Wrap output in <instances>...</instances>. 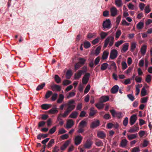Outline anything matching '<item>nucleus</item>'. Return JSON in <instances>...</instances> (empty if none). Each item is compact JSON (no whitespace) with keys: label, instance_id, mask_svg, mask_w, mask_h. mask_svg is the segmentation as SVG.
<instances>
[{"label":"nucleus","instance_id":"obj_1","mask_svg":"<svg viewBox=\"0 0 152 152\" xmlns=\"http://www.w3.org/2000/svg\"><path fill=\"white\" fill-rule=\"evenodd\" d=\"M75 102V101L73 99L70 100L68 101V107L66 110L64 111V113L62 115V117H66L70 113L75 109V105L73 104Z\"/></svg>","mask_w":152,"mask_h":152},{"label":"nucleus","instance_id":"obj_2","mask_svg":"<svg viewBox=\"0 0 152 152\" xmlns=\"http://www.w3.org/2000/svg\"><path fill=\"white\" fill-rule=\"evenodd\" d=\"M114 37L112 36H109L107 37L104 41V48H106L108 44L109 47L112 46L114 42Z\"/></svg>","mask_w":152,"mask_h":152},{"label":"nucleus","instance_id":"obj_3","mask_svg":"<svg viewBox=\"0 0 152 152\" xmlns=\"http://www.w3.org/2000/svg\"><path fill=\"white\" fill-rule=\"evenodd\" d=\"M102 26L104 29L103 30L105 31V29L106 28L109 29L111 28V21L109 19H106L105 20L103 21Z\"/></svg>","mask_w":152,"mask_h":152},{"label":"nucleus","instance_id":"obj_4","mask_svg":"<svg viewBox=\"0 0 152 152\" xmlns=\"http://www.w3.org/2000/svg\"><path fill=\"white\" fill-rule=\"evenodd\" d=\"M83 139V137L80 135L76 136L75 139V145H77L80 144L81 142Z\"/></svg>","mask_w":152,"mask_h":152},{"label":"nucleus","instance_id":"obj_5","mask_svg":"<svg viewBox=\"0 0 152 152\" xmlns=\"http://www.w3.org/2000/svg\"><path fill=\"white\" fill-rule=\"evenodd\" d=\"M90 74L89 73H86L82 79V83L83 84H86L89 80Z\"/></svg>","mask_w":152,"mask_h":152},{"label":"nucleus","instance_id":"obj_6","mask_svg":"<svg viewBox=\"0 0 152 152\" xmlns=\"http://www.w3.org/2000/svg\"><path fill=\"white\" fill-rule=\"evenodd\" d=\"M118 56V52L115 49H113L111 50L110 58L112 59H113L116 58Z\"/></svg>","mask_w":152,"mask_h":152},{"label":"nucleus","instance_id":"obj_7","mask_svg":"<svg viewBox=\"0 0 152 152\" xmlns=\"http://www.w3.org/2000/svg\"><path fill=\"white\" fill-rule=\"evenodd\" d=\"M137 117L136 115L134 114L131 116L130 118V124L131 125H133L136 121Z\"/></svg>","mask_w":152,"mask_h":152},{"label":"nucleus","instance_id":"obj_8","mask_svg":"<svg viewBox=\"0 0 152 152\" xmlns=\"http://www.w3.org/2000/svg\"><path fill=\"white\" fill-rule=\"evenodd\" d=\"M93 144V142L90 139H88L86 143L84 145V147L85 148L89 149L91 146Z\"/></svg>","mask_w":152,"mask_h":152},{"label":"nucleus","instance_id":"obj_9","mask_svg":"<svg viewBox=\"0 0 152 152\" xmlns=\"http://www.w3.org/2000/svg\"><path fill=\"white\" fill-rule=\"evenodd\" d=\"M100 125V122L98 120L93 122L90 125V127L92 128H96Z\"/></svg>","mask_w":152,"mask_h":152},{"label":"nucleus","instance_id":"obj_10","mask_svg":"<svg viewBox=\"0 0 152 152\" xmlns=\"http://www.w3.org/2000/svg\"><path fill=\"white\" fill-rule=\"evenodd\" d=\"M97 135L99 138L101 139H104L106 137V134L102 131L98 132Z\"/></svg>","mask_w":152,"mask_h":152},{"label":"nucleus","instance_id":"obj_11","mask_svg":"<svg viewBox=\"0 0 152 152\" xmlns=\"http://www.w3.org/2000/svg\"><path fill=\"white\" fill-rule=\"evenodd\" d=\"M139 130V127L134 125L133 127L131 128L129 130V132L130 133H135L137 132Z\"/></svg>","mask_w":152,"mask_h":152},{"label":"nucleus","instance_id":"obj_12","mask_svg":"<svg viewBox=\"0 0 152 152\" xmlns=\"http://www.w3.org/2000/svg\"><path fill=\"white\" fill-rule=\"evenodd\" d=\"M109 99V97L108 96H102L100 99V102L101 103H103L108 101Z\"/></svg>","mask_w":152,"mask_h":152},{"label":"nucleus","instance_id":"obj_13","mask_svg":"<svg viewBox=\"0 0 152 152\" xmlns=\"http://www.w3.org/2000/svg\"><path fill=\"white\" fill-rule=\"evenodd\" d=\"M110 12L112 16H115L117 14V9L115 7H112L110 9Z\"/></svg>","mask_w":152,"mask_h":152},{"label":"nucleus","instance_id":"obj_14","mask_svg":"<svg viewBox=\"0 0 152 152\" xmlns=\"http://www.w3.org/2000/svg\"><path fill=\"white\" fill-rule=\"evenodd\" d=\"M90 112L89 113V116L92 117L94 116L97 112V111L94 109V107H91L90 109Z\"/></svg>","mask_w":152,"mask_h":152},{"label":"nucleus","instance_id":"obj_15","mask_svg":"<svg viewBox=\"0 0 152 152\" xmlns=\"http://www.w3.org/2000/svg\"><path fill=\"white\" fill-rule=\"evenodd\" d=\"M118 86L117 85H115L113 86L111 89V93L113 94H116L118 92Z\"/></svg>","mask_w":152,"mask_h":152},{"label":"nucleus","instance_id":"obj_16","mask_svg":"<svg viewBox=\"0 0 152 152\" xmlns=\"http://www.w3.org/2000/svg\"><path fill=\"white\" fill-rule=\"evenodd\" d=\"M83 72V71L79 70L77 73H75V79H79L82 74L84 73Z\"/></svg>","mask_w":152,"mask_h":152},{"label":"nucleus","instance_id":"obj_17","mask_svg":"<svg viewBox=\"0 0 152 152\" xmlns=\"http://www.w3.org/2000/svg\"><path fill=\"white\" fill-rule=\"evenodd\" d=\"M52 107V105L50 104H44L41 105V107L43 110H47Z\"/></svg>","mask_w":152,"mask_h":152},{"label":"nucleus","instance_id":"obj_18","mask_svg":"<svg viewBox=\"0 0 152 152\" xmlns=\"http://www.w3.org/2000/svg\"><path fill=\"white\" fill-rule=\"evenodd\" d=\"M51 87L53 91L56 90L57 91H60L61 90V87L58 85H53L51 86Z\"/></svg>","mask_w":152,"mask_h":152},{"label":"nucleus","instance_id":"obj_19","mask_svg":"<svg viewBox=\"0 0 152 152\" xmlns=\"http://www.w3.org/2000/svg\"><path fill=\"white\" fill-rule=\"evenodd\" d=\"M70 142L69 141V140H67L63 145L61 147L60 149L61 151L64 150L69 145Z\"/></svg>","mask_w":152,"mask_h":152},{"label":"nucleus","instance_id":"obj_20","mask_svg":"<svg viewBox=\"0 0 152 152\" xmlns=\"http://www.w3.org/2000/svg\"><path fill=\"white\" fill-rule=\"evenodd\" d=\"M74 125V122L71 119L67 121L66 124V127L68 128H71Z\"/></svg>","mask_w":152,"mask_h":152},{"label":"nucleus","instance_id":"obj_21","mask_svg":"<svg viewBox=\"0 0 152 152\" xmlns=\"http://www.w3.org/2000/svg\"><path fill=\"white\" fill-rule=\"evenodd\" d=\"M127 142L128 141L126 139H122L121 141L120 146L122 147L126 146Z\"/></svg>","mask_w":152,"mask_h":152},{"label":"nucleus","instance_id":"obj_22","mask_svg":"<svg viewBox=\"0 0 152 152\" xmlns=\"http://www.w3.org/2000/svg\"><path fill=\"white\" fill-rule=\"evenodd\" d=\"M144 25V23L142 22H139L136 25V28L138 30L142 29Z\"/></svg>","mask_w":152,"mask_h":152},{"label":"nucleus","instance_id":"obj_23","mask_svg":"<svg viewBox=\"0 0 152 152\" xmlns=\"http://www.w3.org/2000/svg\"><path fill=\"white\" fill-rule=\"evenodd\" d=\"M87 122L84 120H82L79 124V126L80 127L84 128L87 126Z\"/></svg>","mask_w":152,"mask_h":152},{"label":"nucleus","instance_id":"obj_24","mask_svg":"<svg viewBox=\"0 0 152 152\" xmlns=\"http://www.w3.org/2000/svg\"><path fill=\"white\" fill-rule=\"evenodd\" d=\"M78 115V113L76 111H74L72 112L69 115V117L72 118H76Z\"/></svg>","mask_w":152,"mask_h":152},{"label":"nucleus","instance_id":"obj_25","mask_svg":"<svg viewBox=\"0 0 152 152\" xmlns=\"http://www.w3.org/2000/svg\"><path fill=\"white\" fill-rule=\"evenodd\" d=\"M137 136V134H134L127 135V137L129 140L135 138Z\"/></svg>","mask_w":152,"mask_h":152},{"label":"nucleus","instance_id":"obj_26","mask_svg":"<svg viewBox=\"0 0 152 152\" xmlns=\"http://www.w3.org/2000/svg\"><path fill=\"white\" fill-rule=\"evenodd\" d=\"M146 48V46L145 45H143L141 47L140 50L141 53L142 55H144L145 53Z\"/></svg>","mask_w":152,"mask_h":152},{"label":"nucleus","instance_id":"obj_27","mask_svg":"<svg viewBox=\"0 0 152 152\" xmlns=\"http://www.w3.org/2000/svg\"><path fill=\"white\" fill-rule=\"evenodd\" d=\"M115 4L118 7H121L123 4L121 0H115Z\"/></svg>","mask_w":152,"mask_h":152},{"label":"nucleus","instance_id":"obj_28","mask_svg":"<svg viewBox=\"0 0 152 152\" xmlns=\"http://www.w3.org/2000/svg\"><path fill=\"white\" fill-rule=\"evenodd\" d=\"M101 49V47L100 46H98L95 50V52L93 53V54L95 55L96 56L98 55L100 52Z\"/></svg>","mask_w":152,"mask_h":152},{"label":"nucleus","instance_id":"obj_29","mask_svg":"<svg viewBox=\"0 0 152 152\" xmlns=\"http://www.w3.org/2000/svg\"><path fill=\"white\" fill-rule=\"evenodd\" d=\"M58 112V110H57V108L55 107L54 108H52L48 111V112L51 114H54Z\"/></svg>","mask_w":152,"mask_h":152},{"label":"nucleus","instance_id":"obj_30","mask_svg":"<svg viewBox=\"0 0 152 152\" xmlns=\"http://www.w3.org/2000/svg\"><path fill=\"white\" fill-rule=\"evenodd\" d=\"M108 66V64L105 63L102 64L101 66V69L102 70H106Z\"/></svg>","mask_w":152,"mask_h":152},{"label":"nucleus","instance_id":"obj_31","mask_svg":"<svg viewBox=\"0 0 152 152\" xmlns=\"http://www.w3.org/2000/svg\"><path fill=\"white\" fill-rule=\"evenodd\" d=\"M64 98V96L62 94H60L59 95V98L57 100V103H59L62 102Z\"/></svg>","mask_w":152,"mask_h":152},{"label":"nucleus","instance_id":"obj_32","mask_svg":"<svg viewBox=\"0 0 152 152\" xmlns=\"http://www.w3.org/2000/svg\"><path fill=\"white\" fill-rule=\"evenodd\" d=\"M109 54V52L107 51H104L103 53V55L102 56V58L103 59H106L108 56Z\"/></svg>","mask_w":152,"mask_h":152},{"label":"nucleus","instance_id":"obj_33","mask_svg":"<svg viewBox=\"0 0 152 152\" xmlns=\"http://www.w3.org/2000/svg\"><path fill=\"white\" fill-rule=\"evenodd\" d=\"M108 35V33L104 31L101 32L100 35L101 39H103Z\"/></svg>","mask_w":152,"mask_h":152},{"label":"nucleus","instance_id":"obj_34","mask_svg":"<svg viewBox=\"0 0 152 152\" xmlns=\"http://www.w3.org/2000/svg\"><path fill=\"white\" fill-rule=\"evenodd\" d=\"M147 94L146 91L145 89V88L144 86L142 89L141 95L142 96H145Z\"/></svg>","mask_w":152,"mask_h":152},{"label":"nucleus","instance_id":"obj_35","mask_svg":"<svg viewBox=\"0 0 152 152\" xmlns=\"http://www.w3.org/2000/svg\"><path fill=\"white\" fill-rule=\"evenodd\" d=\"M54 143V140L53 139H51L48 143L47 146L48 148H50L53 145Z\"/></svg>","mask_w":152,"mask_h":152},{"label":"nucleus","instance_id":"obj_36","mask_svg":"<svg viewBox=\"0 0 152 152\" xmlns=\"http://www.w3.org/2000/svg\"><path fill=\"white\" fill-rule=\"evenodd\" d=\"M54 79L55 81L57 83H59L61 82V79L58 75H56L55 76Z\"/></svg>","mask_w":152,"mask_h":152},{"label":"nucleus","instance_id":"obj_37","mask_svg":"<svg viewBox=\"0 0 152 152\" xmlns=\"http://www.w3.org/2000/svg\"><path fill=\"white\" fill-rule=\"evenodd\" d=\"M46 122L44 121H41L39 122L38 124V128L39 129V128L41 127H43L45 126Z\"/></svg>","mask_w":152,"mask_h":152},{"label":"nucleus","instance_id":"obj_38","mask_svg":"<svg viewBox=\"0 0 152 152\" xmlns=\"http://www.w3.org/2000/svg\"><path fill=\"white\" fill-rule=\"evenodd\" d=\"M72 75L71 71L69 70H67L66 73V78L67 79H70Z\"/></svg>","mask_w":152,"mask_h":152},{"label":"nucleus","instance_id":"obj_39","mask_svg":"<svg viewBox=\"0 0 152 152\" xmlns=\"http://www.w3.org/2000/svg\"><path fill=\"white\" fill-rule=\"evenodd\" d=\"M45 86V83H44L41 85H39L36 88L37 91H39L42 89Z\"/></svg>","mask_w":152,"mask_h":152},{"label":"nucleus","instance_id":"obj_40","mask_svg":"<svg viewBox=\"0 0 152 152\" xmlns=\"http://www.w3.org/2000/svg\"><path fill=\"white\" fill-rule=\"evenodd\" d=\"M52 94H53V92L52 91H48L45 95V98L46 99L48 98Z\"/></svg>","mask_w":152,"mask_h":152},{"label":"nucleus","instance_id":"obj_41","mask_svg":"<svg viewBox=\"0 0 152 152\" xmlns=\"http://www.w3.org/2000/svg\"><path fill=\"white\" fill-rule=\"evenodd\" d=\"M129 45L128 44H125L123 45L122 50L124 52H126L128 49Z\"/></svg>","mask_w":152,"mask_h":152},{"label":"nucleus","instance_id":"obj_42","mask_svg":"<svg viewBox=\"0 0 152 152\" xmlns=\"http://www.w3.org/2000/svg\"><path fill=\"white\" fill-rule=\"evenodd\" d=\"M95 145L98 147H100L103 146V143L101 140H99L98 141L96 142Z\"/></svg>","mask_w":152,"mask_h":152},{"label":"nucleus","instance_id":"obj_43","mask_svg":"<svg viewBox=\"0 0 152 152\" xmlns=\"http://www.w3.org/2000/svg\"><path fill=\"white\" fill-rule=\"evenodd\" d=\"M136 48V43L134 42H132L131 43V46L130 50L132 52H133L134 49Z\"/></svg>","mask_w":152,"mask_h":152},{"label":"nucleus","instance_id":"obj_44","mask_svg":"<svg viewBox=\"0 0 152 152\" xmlns=\"http://www.w3.org/2000/svg\"><path fill=\"white\" fill-rule=\"evenodd\" d=\"M84 46L85 48H88L91 46V44L88 41H86L84 43Z\"/></svg>","mask_w":152,"mask_h":152},{"label":"nucleus","instance_id":"obj_45","mask_svg":"<svg viewBox=\"0 0 152 152\" xmlns=\"http://www.w3.org/2000/svg\"><path fill=\"white\" fill-rule=\"evenodd\" d=\"M71 83V82L67 80H64L63 82V85L65 86H67Z\"/></svg>","mask_w":152,"mask_h":152},{"label":"nucleus","instance_id":"obj_46","mask_svg":"<svg viewBox=\"0 0 152 152\" xmlns=\"http://www.w3.org/2000/svg\"><path fill=\"white\" fill-rule=\"evenodd\" d=\"M56 126H54L49 131V133L50 134H53L56 131Z\"/></svg>","mask_w":152,"mask_h":152},{"label":"nucleus","instance_id":"obj_47","mask_svg":"<svg viewBox=\"0 0 152 152\" xmlns=\"http://www.w3.org/2000/svg\"><path fill=\"white\" fill-rule=\"evenodd\" d=\"M140 150L138 147H134L132 148L131 152H139Z\"/></svg>","mask_w":152,"mask_h":152},{"label":"nucleus","instance_id":"obj_48","mask_svg":"<svg viewBox=\"0 0 152 152\" xmlns=\"http://www.w3.org/2000/svg\"><path fill=\"white\" fill-rule=\"evenodd\" d=\"M151 80V76L150 75H148L146 78L145 81L148 83H150Z\"/></svg>","mask_w":152,"mask_h":152},{"label":"nucleus","instance_id":"obj_49","mask_svg":"<svg viewBox=\"0 0 152 152\" xmlns=\"http://www.w3.org/2000/svg\"><path fill=\"white\" fill-rule=\"evenodd\" d=\"M101 103H97L95 104L96 107L99 109H102L104 107V104Z\"/></svg>","mask_w":152,"mask_h":152},{"label":"nucleus","instance_id":"obj_50","mask_svg":"<svg viewBox=\"0 0 152 152\" xmlns=\"http://www.w3.org/2000/svg\"><path fill=\"white\" fill-rule=\"evenodd\" d=\"M82 66V65L79 62L76 63L75 66V71H76L78 69L81 67Z\"/></svg>","mask_w":152,"mask_h":152},{"label":"nucleus","instance_id":"obj_51","mask_svg":"<svg viewBox=\"0 0 152 152\" xmlns=\"http://www.w3.org/2000/svg\"><path fill=\"white\" fill-rule=\"evenodd\" d=\"M79 62L82 65H83L84 64L86 60L82 58H79Z\"/></svg>","mask_w":152,"mask_h":152},{"label":"nucleus","instance_id":"obj_52","mask_svg":"<svg viewBox=\"0 0 152 152\" xmlns=\"http://www.w3.org/2000/svg\"><path fill=\"white\" fill-rule=\"evenodd\" d=\"M124 42V41L122 40L118 41L116 42L115 45L117 47H118L121 45Z\"/></svg>","mask_w":152,"mask_h":152},{"label":"nucleus","instance_id":"obj_53","mask_svg":"<svg viewBox=\"0 0 152 152\" xmlns=\"http://www.w3.org/2000/svg\"><path fill=\"white\" fill-rule=\"evenodd\" d=\"M148 98V97H147L141 98L140 100L141 103H146L147 101Z\"/></svg>","mask_w":152,"mask_h":152},{"label":"nucleus","instance_id":"obj_54","mask_svg":"<svg viewBox=\"0 0 152 152\" xmlns=\"http://www.w3.org/2000/svg\"><path fill=\"white\" fill-rule=\"evenodd\" d=\"M145 12L147 14L148 13L151 12V10L149 8V5H148L145 7Z\"/></svg>","mask_w":152,"mask_h":152},{"label":"nucleus","instance_id":"obj_55","mask_svg":"<svg viewBox=\"0 0 152 152\" xmlns=\"http://www.w3.org/2000/svg\"><path fill=\"white\" fill-rule=\"evenodd\" d=\"M128 122V118L127 117L125 118L123 121V125L126 126L127 125Z\"/></svg>","mask_w":152,"mask_h":152},{"label":"nucleus","instance_id":"obj_56","mask_svg":"<svg viewBox=\"0 0 152 152\" xmlns=\"http://www.w3.org/2000/svg\"><path fill=\"white\" fill-rule=\"evenodd\" d=\"M58 96V95L56 93H54L53 94L51 97V100L53 101H54L57 99Z\"/></svg>","mask_w":152,"mask_h":152},{"label":"nucleus","instance_id":"obj_57","mask_svg":"<svg viewBox=\"0 0 152 152\" xmlns=\"http://www.w3.org/2000/svg\"><path fill=\"white\" fill-rule=\"evenodd\" d=\"M90 86L89 85H88L87 86L84 91L85 94H87L89 91L90 88Z\"/></svg>","mask_w":152,"mask_h":152},{"label":"nucleus","instance_id":"obj_58","mask_svg":"<svg viewBox=\"0 0 152 152\" xmlns=\"http://www.w3.org/2000/svg\"><path fill=\"white\" fill-rule=\"evenodd\" d=\"M121 64L123 69L124 70L126 69L127 66L126 62L125 61H123L122 62Z\"/></svg>","mask_w":152,"mask_h":152},{"label":"nucleus","instance_id":"obj_59","mask_svg":"<svg viewBox=\"0 0 152 152\" xmlns=\"http://www.w3.org/2000/svg\"><path fill=\"white\" fill-rule=\"evenodd\" d=\"M75 93L73 92H71L69 93V95L67 96V98L69 99V98L75 96Z\"/></svg>","mask_w":152,"mask_h":152},{"label":"nucleus","instance_id":"obj_60","mask_svg":"<svg viewBox=\"0 0 152 152\" xmlns=\"http://www.w3.org/2000/svg\"><path fill=\"white\" fill-rule=\"evenodd\" d=\"M84 131L83 128L80 127L78 129L77 132L78 133H83Z\"/></svg>","mask_w":152,"mask_h":152},{"label":"nucleus","instance_id":"obj_61","mask_svg":"<svg viewBox=\"0 0 152 152\" xmlns=\"http://www.w3.org/2000/svg\"><path fill=\"white\" fill-rule=\"evenodd\" d=\"M145 6V4L143 3H140L139 5V7H140V9L141 10H143L144 7Z\"/></svg>","mask_w":152,"mask_h":152},{"label":"nucleus","instance_id":"obj_62","mask_svg":"<svg viewBox=\"0 0 152 152\" xmlns=\"http://www.w3.org/2000/svg\"><path fill=\"white\" fill-rule=\"evenodd\" d=\"M121 34V31L118 30L116 33L115 37L118 38Z\"/></svg>","mask_w":152,"mask_h":152},{"label":"nucleus","instance_id":"obj_63","mask_svg":"<svg viewBox=\"0 0 152 152\" xmlns=\"http://www.w3.org/2000/svg\"><path fill=\"white\" fill-rule=\"evenodd\" d=\"M113 124L111 123H108L107 125V127L108 129H111L113 126Z\"/></svg>","mask_w":152,"mask_h":152},{"label":"nucleus","instance_id":"obj_64","mask_svg":"<svg viewBox=\"0 0 152 152\" xmlns=\"http://www.w3.org/2000/svg\"><path fill=\"white\" fill-rule=\"evenodd\" d=\"M59 151L58 147L57 146H55L53 148L52 151L53 152H58Z\"/></svg>","mask_w":152,"mask_h":152}]
</instances>
